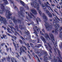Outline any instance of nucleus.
I'll return each mask as SVG.
<instances>
[{
    "label": "nucleus",
    "instance_id": "f704fd0d",
    "mask_svg": "<svg viewBox=\"0 0 62 62\" xmlns=\"http://www.w3.org/2000/svg\"><path fill=\"white\" fill-rule=\"evenodd\" d=\"M12 40L13 41V44L15 47H16V44L14 43V40H13V39H12Z\"/></svg>",
    "mask_w": 62,
    "mask_h": 62
},
{
    "label": "nucleus",
    "instance_id": "0eeeda50",
    "mask_svg": "<svg viewBox=\"0 0 62 62\" xmlns=\"http://www.w3.org/2000/svg\"><path fill=\"white\" fill-rule=\"evenodd\" d=\"M0 22L1 23H3L5 24H7V20H6V18L4 17H1L0 15Z\"/></svg>",
    "mask_w": 62,
    "mask_h": 62
},
{
    "label": "nucleus",
    "instance_id": "1a4fd4ad",
    "mask_svg": "<svg viewBox=\"0 0 62 62\" xmlns=\"http://www.w3.org/2000/svg\"><path fill=\"white\" fill-rule=\"evenodd\" d=\"M20 1L21 4H22L23 6H24L25 9H29V8H28V6L27 5V4H25V3L22 0H20Z\"/></svg>",
    "mask_w": 62,
    "mask_h": 62
},
{
    "label": "nucleus",
    "instance_id": "423d86ee",
    "mask_svg": "<svg viewBox=\"0 0 62 62\" xmlns=\"http://www.w3.org/2000/svg\"><path fill=\"white\" fill-rule=\"evenodd\" d=\"M52 15L53 16H54V17L55 19H53L54 21L53 24L56 23H59V21L57 20L56 18L59 21H60V19H59V18H58V17H57V16L55 15L53 13Z\"/></svg>",
    "mask_w": 62,
    "mask_h": 62
},
{
    "label": "nucleus",
    "instance_id": "5fc2aeb1",
    "mask_svg": "<svg viewBox=\"0 0 62 62\" xmlns=\"http://www.w3.org/2000/svg\"><path fill=\"white\" fill-rule=\"evenodd\" d=\"M37 39L38 40V43H39V38H37Z\"/></svg>",
    "mask_w": 62,
    "mask_h": 62
},
{
    "label": "nucleus",
    "instance_id": "0e129e2a",
    "mask_svg": "<svg viewBox=\"0 0 62 62\" xmlns=\"http://www.w3.org/2000/svg\"><path fill=\"white\" fill-rule=\"evenodd\" d=\"M24 49H25V50H27V49H26V47H24Z\"/></svg>",
    "mask_w": 62,
    "mask_h": 62
},
{
    "label": "nucleus",
    "instance_id": "412c9836",
    "mask_svg": "<svg viewBox=\"0 0 62 62\" xmlns=\"http://www.w3.org/2000/svg\"><path fill=\"white\" fill-rule=\"evenodd\" d=\"M20 51L21 52H24L25 54H26V52L25 51V50L23 49V48L22 47H21L20 48Z\"/></svg>",
    "mask_w": 62,
    "mask_h": 62
},
{
    "label": "nucleus",
    "instance_id": "a878e982",
    "mask_svg": "<svg viewBox=\"0 0 62 62\" xmlns=\"http://www.w3.org/2000/svg\"><path fill=\"white\" fill-rule=\"evenodd\" d=\"M57 60L58 61H58L57 62H62V61H61V60H60V59L59 58V57H57V59H56V60Z\"/></svg>",
    "mask_w": 62,
    "mask_h": 62
},
{
    "label": "nucleus",
    "instance_id": "a18cd8bd",
    "mask_svg": "<svg viewBox=\"0 0 62 62\" xmlns=\"http://www.w3.org/2000/svg\"><path fill=\"white\" fill-rule=\"evenodd\" d=\"M12 38H13L15 40H16V37H15L14 36H13V37H12Z\"/></svg>",
    "mask_w": 62,
    "mask_h": 62
},
{
    "label": "nucleus",
    "instance_id": "72a5a7b5",
    "mask_svg": "<svg viewBox=\"0 0 62 62\" xmlns=\"http://www.w3.org/2000/svg\"><path fill=\"white\" fill-rule=\"evenodd\" d=\"M7 60H8V62H10V57L8 56L7 58Z\"/></svg>",
    "mask_w": 62,
    "mask_h": 62
},
{
    "label": "nucleus",
    "instance_id": "c03bdc74",
    "mask_svg": "<svg viewBox=\"0 0 62 62\" xmlns=\"http://www.w3.org/2000/svg\"><path fill=\"white\" fill-rule=\"evenodd\" d=\"M49 58L50 59H51V54H49V55L48 56Z\"/></svg>",
    "mask_w": 62,
    "mask_h": 62
},
{
    "label": "nucleus",
    "instance_id": "7c9ffc66",
    "mask_svg": "<svg viewBox=\"0 0 62 62\" xmlns=\"http://www.w3.org/2000/svg\"><path fill=\"white\" fill-rule=\"evenodd\" d=\"M10 51L11 52V54L13 55L14 54V53L13 52H11V47H10Z\"/></svg>",
    "mask_w": 62,
    "mask_h": 62
},
{
    "label": "nucleus",
    "instance_id": "c85d7f7f",
    "mask_svg": "<svg viewBox=\"0 0 62 62\" xmlns=\"http://www.w3.org/2000/svg\"><path fill=\"white\" fill-rule=\"evenodd\" d=\"M33 33H35L36 34V35L38 36V33H37V31L35 30H34V32H33Z\"/></svg>",
    "mask_w": 62,
    "mask_h": 62
},
{
    "label": "nucleus",
    "instance_id": "ddd939ff",
    "mask_svg": "<svg viewBox=\"0 0 62 62\" xmlns=\"http://www.w3.org/2000/svg\"><path fill=\"white\" fill-rule=\"evenodd\" d=\"M31 11L33 14L34 15H36L38 14V13L37 12V11L34 9H32L31 10Z\"/></svg>",
    "mask_w": 62,
    "mask_h": 62
},
{
    "label": "nucleus",
    "instance_id": "2eb2a0df",
    "mask_svg": "<svg viewBox=\"0 0 62 62\" xmlns=\"http://www.w3.org/2000/svg\"><path fill=\"white\" fill-rule=\"evenodd\" d=\"M44 5H45L46 6V7H47V8H48V9L49 10H51V11H52V12H54V11L51 8V7H50V6L48 5H47V4H46V3H44Z\"/></svg>",
    "mask_w": 62,
    "mask_h": 62
},
{
    "label": "nucleus",
    "instance_id": "3c124183",
    "mask_svg": "<svg viewBox=\"0 0 62 62\" xmlns=\"http://www.w3.org/2000/svg\"><path fill=\"white\" fill-rule=\"evenodd\" d=\"M19 33L21 35H23V34H22V32L21 31H19Z\"/></svg>",
    "mask_w": 62,
    "mask_h": 62
},
{
    "label": "nucleus",
    "instance_id": "bf43d9fd",
    "mask_svg": "<svg viewBox=\"0 0 62 62\" xmlns=\"http://www.w3.org/2000/svg\"><path fill=\"white\" fill-rule=\"evenodd\" d=\"M35 41H35V40H34L32 41V42H33V43H35Z\"/></svg>",
    "mask_w": 62,
    "mask_h": 62
},
{
    "label": "nucleus",
    "instance_id": "a19ab883",
    "mask_svg": "<svg viewBox=\"0 0 62 62\" xmlns=\"http://www.w3.org/2000/svg\"><path fill=\"white\" fill-rule=\"evenodd\" d=\"M56 7H57V8L58 9H59V10H60V8H61L60 6H59V7H58V6L57 5V6H56Z\"/></svg>",
    "mask_w": 62,
    "mask_h": 62
},
{
    "label": "nucleus",
    "instance_id": "c756f323",
    "mask_svg": "<svg viewBox=\"0 0 62 62\" xmlns=\"http://www.w3.org/2000/svg\"><path fill=\"white\" fill-rule=\"evenodd\" d=\"M15 28H16L18 31H19V29H18V26L17 25H16V26H15Z\"/></svg>",
    "mask_w": 62,
    "mask_h": 62
},
{
    "label": "nucleus",
    "instance_id": "dca6fc26",
    "mask_svg": "<svg viewBox=\"0 0 62 62\" xmlns=\"http://www.w3.org/2000/svg\"><path fill=\"white\" fill-rule=\"evenodd\" d=\"M9 1L10 3H12L13 5V7H14V8L16 10H17V9H18V8H17V7L14 4V3H13V1L10 0H9Z\"/></svg>",
    "mask_w": 62,
    "mask_h": 62
},
{
    "label": "nucleus",
    "instance_id": "052dcab7",
    "mask_svg": "<svg viewBox=\"0 0 62 62\" xmlns=\"http://www.w3.org/2000/svg\"><path fill=\"white\" fill-rule=\"evenodd\" d=\"M46 4L48 5H49V6H50V4H49V3L47 1L46 2Z\"/></svg>",
    "mask_w": 62,
    "mask_h": 62
},
{
    "label": "nucleus",
    "instance_id": "6e6d98bb",
    "mask_svg": "<svg viewBox=\"0 0 62 62\" xmlns=\"http://www.w3.org/2000/svg\"><path fill=\"white\" fill-rule=\"evenodd\" d=\"M28 56H29L30 58V59H31V57H30V55L29 54H28Z\"/></svg>",
    "mask_w": 62,
    "mask_h": 62
},
{
    "label": "nucleus",
    "instance_id": "f257e3e1",
    "mask_svg": "<svg viewBox=\"0 0 62 62\" xmlns=\"http://www.w3.org/2000/svg\"><path fill=\"white\" fill-rule=\"evenodd\" d=\"M43 17L44 20V22L45 23V25L47 31H49V30L52 29V26L55 25L54 27H55V29L54 31L55 32H56V33H57V31H59V30H60V31L61 30H62V27H61L60 28V29H58L59 28V25L58 24H57V23H56L53 24L54 25H53V24L50 23L49 24H48V23L47 22V21L48 20V18H47V17L45 15V14L44 13L43 14Z\"/></svg>",
    "mask_w": 62,
    "mask_h": 62
},
{
    "label": "nucleus",
    "instance_id": "bb28decb",
    "mask_svg": "<svg viewBox=\"0 0 62 62\" xmlns=\"http://www.w3.org/2000/svg\"><path fill=\"white\" fill-rule=\"evenodd\" d=\"M8 26L9 27H10V28H11V29H14L15 31H16V30L15 29V28H13V27H12V26L11 25V26H10L9 25H8Z\"/></svg>",
    "mask_w": 62,
    "mask_h": 62
},
{
    "label": "nucleus",
    "instance_id": "4c0bfd02",
    "mask_svg": "<svg viewBox=\"0 0 62 62\" xmlns=\"http://www.w3.org/2000/svg\"><path fill=\"white\" fill-rule=\"evenodd\" d=\"M41 44H38L37 45L35 46V47H41Z\"/></svg>",
    "mask_w": 62,
    "mask_h": 62
},
{
    "label": "nucleus",
    "instance_id": "b1692460",
    "mask_svg": "<svg viewBox=\"0 0 62 62\" xmlns=\"http://www.w3.org/2000/svg\"><path fill=\"white\" fill-rule=\"evenodd\" d=\"M45 37L46 38H48L50 40V38L49 37V36L48 35V34L46 33H45Z\"/></svg>",
    "mask_w": 62,
    "mask_h": 62
},
{
    "label": "nucleus",
    "instance_id": "13d9d810",
    "mask_svg": "<svg viewBox=\"0 0 62 62\" xmlns=\"http://www.w3.org/2000/svg\"><path fill=\"white\" fill-rule=\"evenodd\" d=\"M26 18H27L29 21H30V20H29V19H28V16H26Z\"/></svg>",
    "mask_w": 62,
    "mask_h": 62
},
{
    "label": "nucleus",
    "instance_id": "864d4df0",
    "mask_svg": "<svg viewBox=\"0 0 62 62\" xmlns=\"http://www.w3.org/2000/svg\"><path fill=\"white\" fill-rule=\"evenodd\" d=\"M6 34H7V35H8V36H10V35L9 34L7 33V32L6 33Z\"/></svg>",
    "mask_w": 62,
    "mask_h": 62
},
{
    "label": "nucleus",
    "instance_id": "338daca9",
    "mask_svg": "<svg viewBox=\"0 0 62 62\" xmlns=\"http://www.w3.org/2000/svg\"><path fill=\"white\" fill-rule=\"evenodd\" d=\"M22 51H20V55H22Z\"/></svg>",
    "mask_w": 62,
    "mask_h": 62
},
{
    "label": "nucleus",
    "instance_id": "4d7b16f0",
    "mask_svg": "<svg viewBox=\"0 0 62 62\" xmlns=\"http://www.w3.org/2000/svg\"><path fill=\"white\" fill-rule=\"evenodd\" d=\"M9 23L10 24H11V23H12V22L11 21H10V20H9Z\"/></svg>",
    "mask_w": 62,
    "mask_h": 62
},
{
    "label": "nucleus",
    "instance_id": "680f3d73",
    "mask_svg": "<svg viewBox=\"0 0 62 62\" xmlns=\"http://www.w3.org/2000/svg\"><path fill=\"white\" fill-rule=\"evenodd\" d=\"M31 24H34V23L33 22H32V23H31Z\"/></svg>",
    "mask_w": 62,
    "mask_h": 62
},
{
    "label": "nucleus",
    "instance_id": "e433bc0d",
    "mask_svg": "<svg viewBox=\"0 0 62 62\" xmlns=\"http://www.w3.org/2000/svg\"><path fill=\"white\" fill-rule=\"evenodd\" d=\"M19 42H20V43L21 44H24V43H23V41L21 40L20 39L19 40Z\"/></svg>",
    "mask_w": 62,
    "mask_h": 62
},
{
    "label": "nucleus",
    "instance_id": "473e14b6",
    "mask_svg": "<svg viewBox=\"0 0 62 62\" xmlns=\"http://www.w3.org/2000/svg\"><path fill=\"white\" fill-rule=\"evenodd\" d=\"M7 29L8 33H12V32H11V31H9V30H10V29L9 28H8V29Z\"/></svg>",
    "mask_w": 62,
    "mask_h": 62
},
{
    "label": "nucleus",
    "instance_id": "ea45409f",
    "mask_svg": "<svg viewBox=\"0 0 62 62\" xmlns=\"http://www.w3.org/2000/svg\"><path fill=\"white\" fill-rule=\"evenodd\" d=\"M44 55L46 56H47L48 55V53H47V52L46 51H45L44 52Z\"/></svg>",
    "mask_w": 62,
    "mask_h": 62
},
{
    "label": "nucleus",
    "instance_id": "6e6552de",
    "mask_svg": "<svg viewBox=\"0 0 62 62\" xmlns=\"http://www.w3.org/2000/svg\"><path fill=\"white\" fill-rule=\"evenodd\" d=\"M49 36L51 38L53 39V40H52V42L54 44V47H57V44L55 43V45L54 44V43L55 42V41L54 40V36L53 34H51V35L49 34Z\"/></svg>",
    "mask_w": 62,
    "mask_h": 62
},
{
    "label": "nucleus",
    "instance_id": "2f4dec72",
    "mask_svg": "<svg viewBox=\"0 0 62 62\" xmlns=\"http://www.w3.org/2000/svg\"><path fill=\"white\" fill-rule=\"evenodd\" d=\"M28 15L29 17L31 19L32 18V17L31 16V15H30L29 13H28Z\"/></svg>",
    "mask_w": 62,
    "mask_h": 62
},
{
    "label": "nucleus",
    "instance_id": "8fccbe9b",
    "mask_svg": "<svg viewBox=\"0 0 62 62\" xmlns=\"http://www.w3.org/2000/svg\"><path fill=\"white\" fill-rule=\"evenodd\" d=\"M40 33L41 35H44V34L42 33V31H40Z\"/></svg>",
    "mask_w": 62,
    "mask_h": 62
},
{
    "label": "nucleus",
    "instance_id": "79ce46f5",
    "mask_svg": "<svg viewBox=\"0 0 62 62\" xmlns=\"http://www.w3.org/2000/svg\"><path fill=\"white\" fill-rule=\"evenodd\" d=\"M35 56L37 57V58L38 59V60L39 61V62H40V60H39V58H38V56H37V55H35Z\"/></svg>",
    "mask_w": 62,
    "mask_h": 62
},
{
    "label": "nucleus",
    "instance_id": "f03ea898",
    "mask_svg": "<svg viewBox=\"0 0 62 62\" xmlns=\"http://www.w3.org/2000/svg\"><path fill=\"white\" fill-rule=\"evenodd\" d=\"M5 5L4 4H2L0 5L1 9L2 10H0V14H3L4 12L6 11L5 16L7 19H10V16L12 15V13L10 12V8L6 6L5 8Z\"/></svg>",
    "mask_w": 62,
    "mask_h": 62
},
{
    "label": "nucleus",
    "instance_id": "9b49d317",
    "mask_svg": "<svg viewBox=\"0 0 62 62\" xmlns=\"http://www.w3.org/2000/svg\"><path fill=\"white\" fill-rule=\"evenodd\" d=\"M38 2H39V4H40L41 5H41L42 6V8L44 11H46V10H47V8H46V6L44 5L41 4V1L40 0H38Z\"/></svg>",
    "mask_w": 62,
    "mask_h": 62
},
{
    "label": "nucleus",
    "instance_id": "20e7f679",
    "mask_svg": "<svg viewBox=\"0 0 62 62\" xmlns=\"http://www.w3.org/2000/svg\"><path fill=\"white\" fill-rule=\"evenodd\" d=\"M20 10L21 12H18V16L19 17H21V16L24 17L23 15V11H24V10L23 9V7L20 6Z\"/></svg>",
    "mask_w": 62,
    "mask_h": 62
},
{
    "label": "nucleus",
    "instance_id": "774afa93",
    "mask_svg": "<svg viewBox=\"0 0 62 62\" xmlns=\"http://www.w3.org/2000/svg\"><path fill=\"white\" fill-rule=\"evenodd\" d=\"M51 5H52L53 7H54V4H51Z\"/></svg>",
    "mask_w": 62,
    "mask_h": 62
},
{
    "label": "nucleus",
    "instance_id": "de8ad7c7",
    "mask_svg": "<svg viewBox=\"0 0 62 62\" xmlns=\"http://www.w3.org/2000/svg\"><path fill=\"white\" fill-rule=\"evenodd\" d=\"M22 58L23 61H24V62H25V60H24V58H23V57H22Z\"/></svg>",
    "mask_w": 62,
    "mask_h": 62
},
{
    "label": "nucleus",
    "instance_id": "37998d69",
    "mask_svg": "<svg viewBox=\"0 0 62 62\" xmlns=\"http://www.w3.org/2000/svg\"><path fill=\"white\" fill-rule=\"evenodd\" d=\"M6 50L7 52H8L9 51V48H8L7 47H6Z\"/></svg>",
    "mask_w": 62,
    "mask_h": 62
},
{
    "label": "nucleus",
    "instance_id": "603ef678",
    "mask_svg": "<svg viewBox=\"0 0 62 62\" xmlns=\"http://www.w3.org/2000/svg\"><path fill=\"white\" fill-rule=\"evenodd\" d=\"M2 28H4L5 30H6V27H4V26H2Z\"/></svg>",
    "mask_w": 62,
    "mask_h": 62
},
{
    "label": "nucleus",
    "instance_id": "393cba45",
    "mask_svg": "<svg viewBox=\"0 0 62 62\" xmlns=\"http://www.w3.org/2000/svg\"><path fill=\"white\" fill-rule=\"evenodd\" d=\"M25 31H26L25 32V33L26 34V35H30V32H29V31L27 30H25Z\"/></svg>",
    "mask_w": 62,
    "mask_h": 62
},
{
    "label": "nucleus",
    "instance_id": "09e8293b",
    "mask_svg": "<svg viewBox=\"0 0 62 62\" xmlns=\"http://www.w3.org/2000/svg\"><path fill=\"white\" fill-rule=\"evenodd\" d=\"M5 45V44L4 43H2V44L1 45V46H4V45Z\"/></svg>",
    "mask_w": 62,
    "mask_h": 62
},
{
    "label": "nucleus",
    "instance_id": "a211bd4d",
    "mask_svg": "<svg viewBox=\"0 0 62 62\" xmlns=\"http://www.w3.org/2000/svg\"><path fill=\"white\" fill-rule=\"evenodd\" d=\"M19 27L20 29H25L26 28V27H24V26H22L20 25H19Z\"/></svg>",
    "mask_w": 62,
    "mask_h": 62
},
{
    "label": "nucleus",
    "instance_id": "f8f14e48",
    "mask_svg": "<svg viewBox=\"0 0 62 62\" xmlns=\"http://www.w3.org/2000/svg\"><path fill=\"white\" fill-rule=\"evenodd\" d=\"M36 53L38 54L39 56H41V55H44V53L43 52L42 53L41 52V51L40 52L37 51Z\"/></svg>",
    "mask_w": 62,
    "mask_h": 62
},
{
    "label": "nucleus",
    "instance_id": "58836bf2",
    "mask_svg": "<svg viewBox=\"0 0 62 62\" xmlns=\"http://www.w3.org/2000/svg\"><path fill=\"white\" fill-rule=\"evenodd\" d=\"M3 38L5 39H7V35H3Z\"/></svg>",
    "mask_w": 62,
    "mask_h": 62
},
{
    "label": "nucleus",
    "instance_id": "f3484780",
    "mask_svg": "<svg viewBox=\"0 0 62 62\" xmlns=\"http://www.w3.org/2000/svg\"><path fill=\"white\" fill-rule=\"evenodd\" d=\"M46 13L48 14L49 17L52 18V15L51 14L50 12L48 10H46Z\"/></svg>",
    "mask_w": 62,
    "mask_h": 62
},
{
    "label": "nucleus",
    "instance_id": "69168bd1",
    "mask_svg": "<svg viewBox=\"0 0 62 62\" xmlns=\"http://www.w3.org/2000/svg\"><path fill=\"white\" fill-rule=\"evenodd\" d=\"M11 24V25H12V26H14V24H13V23H12Z\"/></svg>",
    "mask_w": 62,
    "mask_h": 62
},
{
    "label": "nucleus",
    "instance_id": "4468645a",
    "mask_svg": "<svg viewBox=\"0 0 62 62\" xmlns=\"http://www.w3.org/2000/svg\"><path fill=\"white\" fill-rule=\"evenodd\" d=\"M20 38L21 39L23 40V42L24 43L25 45H26V46H27L28 47H30V46H29V44L28 43L27 44L26 43H25V42L24 41V40H25V39L23 37L21 36L20 37Z\"/></svg>",
    "mask_w": 62,
    "mask_h": 62
},
{
    "label": "nucleus",
    "instance_id": "aec40b11",
    "mask_svg": "<svg viewBox=\"0 0 62 62\" xmlns=\"http://www.w3.org/2000/svg\"><path fill=\"white\" fill-rule=\"evenodd\" d=\"M2 1H3V0H0V1H1V2ZM3 1H4V3L5 4H7L8 5L9 4L8 1L7 0H3Z\"/></svg>",
    "mask_w": 62,
    "mask_h": 62
},
{
    "label": "nucleus",
    "instance_id": "7ed1b4c3",
    "mask_svg": "<svg viewBox=\"0 0 62 62\" xmlns=\"http://www.w3.org/2000/svg\"><path fill=\"white\" fill-rule=\"evenodd\" d=\"M31 1H33L31 2V6L32 7H34L35 8H36L37 11L39 12V14L41 16V17H42L41 14L42 12L39 9V5L38 3L36 2H37V0H31Z\"/></svg>",
    "mask_w": 62,
    "mask_h": 62
},
{
    "label": "nucleus",
    "instance_id": "9d476101",
    "mask_svg": "<svg viewBox=\"0 0 62 62\" xmlns=\"http://www.w3.org/2000/svg\"><path fill=\"white\" fill-rule=\"evenodd\" d=\"M15 16H14L13 17V19L11 18V20L13 21L14 23H17L18 22L19 23H21V21L20 20L18 19H17V20H16V19H15Z\"/></svg>",
    "mask_w": 62,
    "mask_h": 62
},
{
    "label": "nucleus",
    "instance_id": "e2e57ef3",
    "mask_svg": "<svg viewBox=\"0 0 62 62\" xmlns=\"http://www.w3.org/2000/svg\"><path fill=\"white\" fill-rule=\"evenodd\" d=\"M42 31L44 32V33H45V31H44V29H43L42 30Z\"/></svg>",
    "mask_w": 62,
    "mask_h": 62
},
{
    "label": "nucleus",
    "instance_id": "5701e85b",
    "mask_svg": "<svg viewBox=\"0 0 62 62\" xmlns=\"http://www.w3.org/2000/svg\"><path fill=\"white\" fill-rule=\"evenodd\" d=\"M47 44L48 46L49 47H51L52 45H53V44H52V43H50V42L48 43L47 42Z\"/></svg>",
    "mask_w": 62,
    "mask_h": 62
},
{
    "label": "nucleus",
    "instance_id": "cd10ccee",
    "mask_svg": "<svg viewBox=\"0 0 62 62\" xmlns=\"http://www.w3.org/2000/svg\"><path fill=\"white\" fill-rule=\"evenodd\" d=\"M25 40H28V38L27 37V36H26L25 35L24 36Z\"/></svg>",
    "mask_w": 62,
    "mask_h": 62
},
{
    "label": "nucleus",
    "instance_id": "4be33fe9",
    "mask_svg": "<svg viewBox=\"0 0 62 62\" xmlns=\"http://www.w3.org/2000/svg\"><path fill=\"white\" fill-rule=\"evenodd\" d=\"M1 57V55H0V58ZM6 60V58L5 57H4L3 58H2L1 60V61L0 60V62H4V60Z\"/></svg>",
    "mask_w": 62,
    "mask_h": 62
},
{
    "label": "nucleus",
    "instance_id": "c9c22d12",
    "mask_svg": "<svg viewBox=\"0 0 62 62\" xmlns=\"http://www.w3.org/2000/svg\"><path fill=\"white\" fill-rule=\"evenodd\" d=\"M17 34H18V35H19V36H20L18 33H17V32L16 31L15 33V36H16L17 35Z\"/></svg>",
    "mask_w": 62,
    "mask_h": 62
},
{
    "label": "nucleus",
    "instance_id": "39448f33",
    "mask_svg": "<svg viewBox=\"0 0 62 62\" xmlns=\"http://www.w3.org/2000/svg\"><path fill=\"white\" fill-rule=\"evenodd\" d=\"M30 14L33 17V19L34 20H36L37 22V23L38 24H39V22H41V20L38 17H35V16H34V15L33 14L31 13Z\"/></svg>",
    "mask_w": 62,
    "mask_h": 62
},
{
    "label": "nucleus",
    "instance_id": "49530a36",
    "mask_svg": "<svg viewBox=\"0 0 62 62\" xmlns=\"http://www.w3.org/2000/svg\"><path fill=\"white\" fill-rule=\"evenodd\" d=\"M30 45L31 47H33V46H34V45H33V44L32 43H31L30 44Z\"/></svg>",
    "mask_w": 62,
    "mask_h": 62
},
{
    "label": "nucleus",
    "instance_id": "6ab92c4d",
    "mask_svg": "<svg viewBox=\"0 0 62 62\" xmlns=\"http://www.w3.org/2000/svg\"><path fill=\"white\" fill-rule=\"evenodd\" d=\"M41 39L44 42V43L45 44V43H47V42H46V41H45V39L42 36L41 37Z\"/></svg>",
    "mask_w": 62,
    "mask_h": 62
}]
</instances>
